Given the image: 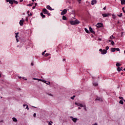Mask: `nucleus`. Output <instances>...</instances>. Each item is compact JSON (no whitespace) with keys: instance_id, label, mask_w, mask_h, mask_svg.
<instances>
[{"instance_id":"nucleus-1","label":"nucleus","mask_w":125,"mask_h":125,"mask_svg":"<svg viewBox=\"0 0 125 125\" xmlns=\"http://www.w3.org/2000/svg\"><path fill=\"white\" fill-rule=\"evenodd\" d=\"M71 25H78L80 24V21L77 19H75L74 21H70Z\"/></svg>"},{"instance_id":"nucleus-2","label":"nucleus","mask_w":125,"mask_h":125,"mask_svg":"<svg viewBox=\"0 0 125 125\" xmlns=\"http://www.w3.org/2000/svg\"><path fill=\"white\" fill-rule=\"evenodd\" d=\"M42 11L44 14H47L48 16H50L51 15V14H50V13L48 12V11H47L45 8L43 9Z\"/></svg>"},{"instance_id":"nucleus-3","label":"nucleus","mask_w":125,"mask_h":125,"mask_svg":"<svg viewBox=\"0 0 125 125\" xmlns=\"http://www.w3.org/2000/svg\"><path fill=\"white\" fill-rule=\"evenodd\" d=\"M32 80H34L35 81H40V82H42L44 83H46L47 82L45 80L39 79L38 78H33Z\"/></svg>"},{"instance_id":"nucleus-4","label":"nucleus","mask_w":125,"mask_h":125,"mask_svg":"<svg viewBox=\"0 0 125 125\" xmlns=\"http://www.w3.org/2000/svg\"><path fill=\"white\" fill-rule=\"evenodd\" d=\"M19 33L17 32V33H16V36H15V38H16V40L17 41V42H19V40H18V38H19Z\"/></svg>"},{"instance_id":"nucleus-5","label":"nucleus","mask_w":125,"mask_h":125,"mask_svg":"<svg viewBox=\"0 0 125 125\" xmlns=\"http://www.w3.org/2000/svg\"><path fill=\"white\" fill-rule=\"evenodd\" d=\"M70 119L74 122V123H77V121H78V119L76 118L73 117V116L70 117Z\"/></svg>"},{"instance_id":"nucleus-6","label":"nucleus","mask_w":125,"mask_h":125,"mask_svg":"<svg viewBox=\"0 0 125 125\" xmlns=\"http://www.w3.org/2000/svg\"><path fill=\"white\" fill-rule=\"evenodd\" d=\"M102 26H103V23H102L98 22L96 24V27H97V28H101V27H102Z\"/></svg>"},{"instance_id":"nucleus-7","label":"nucleus","mask_w":125,"mask_h":125,"mask_svg":"<svg viewBox=\"0 0 125 125\" xmlns=\"http://www.w3.org/2000/svg\"><path fill=\"white\" fill-rule=\"evenodd\" d=\"M25 21L24 20V19L23 18L21 19V20L20 21V26H23V24H24V21Z\"/></svg>"},{"instance_id":"nucleus-8","label":"nucleus","mask_w":125,"mask_h":125,"mask_svg":"<svg viewBox=\"0 0 125 125\" xmlns=\"http://www.w3.org/2000/svg\"><path fill=\"white\" fill-rule=\"evenodd\" d=\"M67 13V9H64L63 11L61 12V15H65Z\"/></svg>"},{"instance_id":"nucleus-9","label":"nucleus","mask_w":125,"mask_h":125,"mask_svg":"<svg viewBox=\"0 0 125 125\" xmlns=\"http://www.w3.org/2000/svg\"><path fill=\"white\" fill-rule=\"evenodd\" d=\"M96 3H97V1H96V0H92L91 1V4L92 5H94V4H96Z\"/></svg>"},{"instance_id":"nucleus-10","label":"nucleus","mask_w":125,"mask_h":125,"mask_svg":"<svg viewBox=\"0 0 125 125\" xmlns=\"http://www.w3.org/2000/svg\"><path fill=\"white\" fill-rule=\"evenodd\" d=\"M75 105L76 106H79V107H83V105L82 104H80L79 103H75Z\"/></svg>"},{"instance_id":"nucleus-11","label":"nucleus","mask_w":125,"mask_h":125,"mask_svg":"<svg viewBox=\"0 0 125 125\" xmlns=\"http://www.w3.org/2000/svg\"><path fill=\"white\" fill-rule=\"evenodd\" d=\"M46 8H47V9H48L49 10H50L51 11L52 10H54V9H52V8H51V7H50L49 5H47Z\"/></svg>"},{"instance_id":"nucleus-12","label":"nucleus","mask_w":125,"mask_h":125,"mask_svg":"<svg viewBox=\"0 0 125 125\" xmlns=\"http://www.w3.org/2000/svg\"><path fill=\"white\" fill-rule=\"evenodd\" d=\"M106 53H107V50L105 49L103 50V51L101 52V54H103V55L106 54Z\"/></svg>"},{"instance_id":"nucleus-13","label":"nucleus","mask_w":125,"mask_h":125,"mask_svg":"<svg viewBox=\"0 0 125 125\" xmlns=\"http://www.w3.org/2000/svg\"><path fill=\"white\" fill-rule=\"evenodd\" d=\"M7 2H9L10 4H13V1L12 0H6Z\"/></svg>"},{"instance_id":"nucleus-14","label":"nucleus","mask_w":125,"mask_h":125,"mask_svg":"<svg viewBox=\"0 0 125 125\" xmlns=\"http://www.w3.org/2000/svg\"><path fill=\"white\" fill-rule=\"evenodd\" d=\"M23 106L24 109H27V110H29V107H28V105L23 104Z\"/></svg>"},{"instance_id":"nucleus-15","label":"nucleus","mask_w":125,"mask_h":125,"mask_svg":"<svg viewBox=\"0 0 125 125\" xmlns=\"http://www.w3.org/2000/svg\"><path fill=\"white\" fill-rule=\"evenodd\" d=\"M89 29L90 32H91V33L94 34V31H93V29H92V28H91V27H89Z\"/></svg>"},{"instance_id":"nucleus-16","label":"nucleus","mask_w":125,"mask_h":125,"mask_svg":"<svg viewBox=\"0 0 125 125\" xmlns=\"http://www.w3.org/2000/svg\"><path fill=\"white\" fill-rule=\"evenodd\" d=\"M110 51L111 52H115L116 51V48H111Z\"/></svg>"},{"instance_id":"nucleus-17","label":"nucleus","mask_w":125,"mask_h":125,"mask_svg":"<svg viewBox=\"0 0 125 125\" xmlns=\"http://www.w3.org/2000/svg\"><path fill=\"white\" fill-rule=\"evenodd\" d=\"M121 4L123 5V4H125V0H120Z\"/></svg>"},{"instance_id":"nucleus-18","label":"nucleus","mask_w":125,"mask_h":125,"mask_svg":"<svg viewBox=\"0 0 125 125\" xmlns=\"http://www.w3.org/2000/svg\"><path fill=\"white\" fill-rule=\"evenodd\" d=\"M103 17L105 18V17H108L109 16V15L107 14H102Z\"/></svg>"},{"instance_id":"nucleus-19","label":"nucleus","mask_w":125,"mask_h":125,"mask_svg":"<svg viewBox=\"0 0 125 125\" xmlns=\"http://www.w3.org/2000/svg\"><path fill=\"white\" fill-rule=\"evenodd\" d=\"M40 15L42 17V18H45V15H43L42 12L41 13Z\"/></svg>"},{"instance_id":"nucleus-20","label":"nucleus","mask_w":125,"mask_h":125,"mask_svg":"<svg viewBox=\"0 0 125 125\" xmlns=\"http://www.w3.org/2000/svg\"><path fill=\"white\" fill-rule=\"evenodd\" d=\"M93 84L94 86H97L98 83H97V82H93Z\"/></svg>"},{"instance_id":"nucleus-21","label":"nucleus","mask_w":125,"mask_h":125,"mask_svg":"<svg viewBox=\"0 0 125 125\" xmlns=\"http://www.w3.org/2000/svg\"><path fill=\"white\" fill-rule=\"evenodd\" d=\"M84 31H85V32H86V33H87V34H89V31L88 30L87 28H85Z\"/></svg>"},{"instance_id":"nucleus-22","label":"nucleus","mask_w":125,"mask_h":125,"mask_svg":"<svg viewBox=\"0 0 125 125\" xmlns=\"http://www.w3.org/2000/svg\"><path fill=\"white\" fill-rule=\"evenodd\" d=\"M12 120H13V122H17V119H16V118L13 117Z\"/></svg>"},{"instance_id":"nucleus-23","label":"nucleus","mask_w":125,"mask_h":125,"mask_svg":"<svg viewBox=\"0 0 125 125\" xmlns=\"http://www.w3.org/2000/svg\"><path fill=\"white\" fill-rule=\"evenodd\" d=\"M115 37L114 36V35H111L110 37V40H114V39H115Z\"/></svg>"},{"instance_id":"nucleus-24","label":"nucleus","mask_w":125,"mask_h":125,"mask_svg":"<svg viewBox=\"0 0 125 125\" xmlns=\"http://www.w3.org/2000/svg\"><path fill=\"white\" fill-rule=\"evenodd\" d=\"M96 100H98L99 101H102V99L101 98H97V99H96Z\"/></svg>"},{"instance_id":"nucleus-25","label":"nucleus","mask_w":125,"mask_h":125,"mask_svg":"<svg viewBox=\"0 0 125 125\" xmlns=\"http://www.w3.org/2000/svg\"><path fill=\"white\" fill-rule=\"evenodd\" d=\"M83 109L86 111H87V109H86V106L85 105H83Z\"/></svg>"},{"instance_id":"nucleus-26","label":"nucleus","mask_w":125,"mask_h":125,"mask_svg":"<svg viewBox=\"0 0 125 125\" xmlns=\"http://www.w3.org/2000/svg\"><path fill=\"white\" fill-rule=\"evenodd\" d=\"M62 20H67V18L65 16H62Z\"/></svg>"},{"instance_id":"nucleus-27","label":"nucleus","mask_w":125,"mask_h":125,"mask_svg":"<svg viewBox=\"0 0 125 125\" xmlns=\"http://www.w3.org/2000/svg\"><path fill=\"white\" fill-rule=\"evenodd\" d=\"M117 71L118 72H121V71H122V68H121V67H118Z\"/></svg>"},{"instance_id":"nucleus-28","label":"nucleus","mask_w":125,"mask_h":125,"mask_svg":"<svg viewBox=\"0 0 125 125\" xmlns=\"http://www.w3.org/2000/svg\"><path fill=\"white\" fill-rule=\"evenodd\" d=\"M33 4H34V3L28 4H27V6H32Z\"/></svg>"},{"instance_id":"nucleus-29","label":"nucleus","mask_w":125,"mask_h":125,"mask_svg":"<svg viewBox=\"0 0 125 125\" xmlns=\"http://www.w3.org/2000/svg\"><path fill=\"white\" fill-rule=\"evenodd\" d=\"M116 66L117 67H120V66H121V64H120L119 62H117Z\"/></svg>"},{"instance_id":"nucleus-30","label":"nucleus","mask_w":125,"mask_h":125,"mask_svg":"<svg viewBox=\"0 0 125 125\" xmlns=\"http://www.w3.org/2000/svg\"><path fill=\"white\" fill-rule=\"evenodd\" d=\"M119 103L120 104H121L122 105H123L124 104V102H123L122 100H121L120 101Z\"/></svg>"},{"instance_id":"nucleus-31","label":"nucleus","mask_w":125,"mask_h":125,"mask_svg":"<svg viewBox=\"0 0 125 125\" xmlns=\"http://www.w3.org/2000/svg\"><path fill=\"white\" fill-rule=\"evenodd\" d=\"M118 17H122L123 16V13H121L120 15H118Z\"/></svg>"},{"instance_id":"nucleus-32","label":"nucleus","mask_w":125,"mask_h":125,"mask_svg":"<svg viewBox=\"0 0 125 125\" xmlns=\"http://www.w3.org/2000/svg\"><path fill=\"white\" fill-rule=\"evenodd\" d=\"M75 97H76V96L74 95L73 96L71 97V99L74 100L75 99Z\"/></svg>"},{"instance_id":"nucleus-33","label":"nucleus","mask_w":125,"mask_h":125,"mask_svg":"<svg viewBox=\"0 0 125 125\" xmlns=\"http://www.w3.org/2000/svg\"><path fill=\"white\" fill-rule=\"evenodd\" d=\"M14 3H15L16 4H18V1H17V0H13Z\"/></svg>"},{"instance_id":"nucleus-34","label":"nucleus","mask_w":125,"mask_h":125,"mask_svg":"<svg viewBox=\"0 0 125 125\" xmlns=\"http://www.w3.org/2000/svg\"><path fill=\"white\" fill-rule=\"evenodd\" d=\"M49 55V54L48 53H46L45 55H44V56L45 57H47V56H48Z\"/></svg>"},{"instance_id":"nucleus-35","label":"nucleus","mask_w":125,"mask_h":125,"mask_svg":"<svg viewBox=\"0 0 125 125\" xmlns=\"http://www.w3.org/2000/svg\"><path fill=\"white\" fill-rule=\"evenodd\" d=\"M46 84H47L48 85H50V82H47L46 83Z\"/></svg>"},{"instance_id":"nucleus-36","label":"nucleus","mask_w":125,"mask_h":125,"mask_svg":"<svg viewBox=\"0 0 125 125\" xmlns=\"http://www.w3.org/2000/svg\"><path fill=\"white\" fill-rule=\"evenodd\" d=\"M111 43L112 45H114V44H115V42H114L113 41H111Z\"/></svg>"},{"instance_id":"nucleus-37","label":"nucleus","mask_w":125,"mask_h":125,"mask_svg":"<svg viewBox=\"0 0 125 125\" xmlns=\"http://www.w3.org/2000/svg\"><path fill=\"white\" fill-rule=\"evenodd\" d=\"M109 49V46H107L106 47H105V50H108Z\"/></svg>"},{"instance_id":"nucleus-38","label":"nucleus","mask_w":125,"mask_h":125,"mask_svg":"<svg viewBox=\"0 0 125 125\" xmlns=\"http://www.w3.org/2000/svg\"><path fill=\"white\" fill-rule=\"evenodd\" d=\"M115 50H117V51H120V48H115Z\"/></svg>"},{"instance_id":"nucleus-39","label":"nucleus","mask_w":125,"mask_h":125,"mask_svg":"<svg viewBox=\"0 0 125 125\" xmlns=\"http://www.w3.org/2000/svg\"><path fill=\"white\" fill-rule=\"evenodd\" d=\"M122 10H123V12H124V13H125V7L122 8Z\"/></svg>"},{"instance_id":"nucleus-40","label":"nucleus","mask_w":125,"mask_h":125,"mask_svg":"<svg viewBox=\"0 0 125 125\" xmlns=\"http://www.w3.org/2000/svg\"><path fill=\"white\" fill-rule=\"evenodd\" d=\"M112 16H113V19H115V18H116V16H115V15H112Z\"/></svg>"},{"instance_id":"nucleus-41","label":"nucleus","mask_w":125,"mask_h":125,"mask_svg":"<svg viewBox=\"0 0 125 125\" xmlns=\"http://www.w3.org/2000/svg\"><path fill=\"white\" fill-rule=\"evenodd\" d=\"M37 115V114H36V113H34V114H33V117H34V118H36V116Z\"/></svg>"},{"instance_id":"nucleus-42","label":"nucleus","mask_w":125,"mask_h":125,"mask_svg":"<svg viewBox=\"0 0 125 125\" xmlns=\"http://www.w3.org/2000/svg\"><path fill=\"white\" fill-rule=\"evenodd\" d=\"M119 99H121V100H123V99H124V98L123 97H120Z\"/></svg>"},{"instance_id":"nucleus-43","label":"nucleus","mask_w":125,"mask_h":125,"mask_svg":"<svg viewBox=\"0 0 125 125\" xmlns=\"http://www.w3.org/2000/svg\"><path fill=\"white\" fill-rule=\"evenodd\" d=\"M103 51V50H102V49H100V50H99V51H100V52H101V53H102V52Z\"/></svg>"},{"instance_id":"nucleus-44","label":"nucleus","mask_w":125,"mask_h":125,"mask_svg":"<svg viewBox=\"0 0 125 125\" xmlns=\"http://www.w3.org/2000/svg\"><path fill=\"white\" fill-rule=\"evenodd\" d=\"M79 3H81V1H82V0H77Z\"/></svg>"},{"instance_id":"nucleus-45","label":"nucleus","mask_w":125,"mask_h":125,"mask_svg":"<svg viewBox=\"0 0 125 125\" xmlns=\"http://www.w3.org/2000/svg\"><path fill=\"white\" fill-rule=\"evenodd\" d=\"M123 35H124V32H122L121 34V37H123Z\"/></svg>"},{"instance_id":"nucleus-46","label":"nucleus","mask_w":125,"mask_h":125,"mask_svg":"<svg viewBox=\"0 0 125 125\" xmlns=\"http://www.w3.org/2000/svg\"><path fill=\"white\" fill-rule=\"evenodd\" d=\"M35 8H36V6H33L32 7V9H35Z\"/></svg>"},{"instance_id":"nucleus-47","label":"nucleus","mask_w":125,"mask_h":125,"mask_svg":"<svg viewBox=\"0 0 125 125\" xmlns=\"http://www.w3.org/2000/svg\"><path fill=\"white\" fill-rule=\"evenodd\" d=\"M48 95H49V96H53L52 94H48Z\"/></svg>"},{"instance_id":"nucleus-48","label":"nucleus","mask_w":125,"mask_h":125,"mask_svg":"<svg viewBox=\"0 0 125 125\" xmlns=\"http://www.w3.org/2000/svg\"><path fill=\"white\" fill-rule=\"evenodd\" d=\"M37 5H38V3H35V6L36 7V6H37Z\"/></svg>"},{"instance_id":"nucleus-49","label":"nucleus","mask_w":125,"mask_h":125,"mask_svg":"<svg viewBox=\"0 0 125 125\" xmlns=\"http://www.w3.org/2000/svg\"><path fill=\"white\" fill-rule=\"evenodd\" d=\"M29 20H28V17H26V21H28Z\"/></svg>"},{"instance_id":"nucleus-50","label":"nucleus","mask_w":125,"mask_h":125,"mask_svg":"<svg viewBox=\"0 0 125 125\" xmlns=\"http://www.w3.org/2000/svg\"><path fill=\"white\" fill-rule=\"evenodd\" d=\"M112 40H108V42H112Z\"/></svg>"},{"instance_id":"nucleus-51","label":"nucleus","mask_w":125,"mask_h":125,"mask_svg":"<svg viewBox=\"0 0 125 125\" xmlns=\"http://www.w3.org/2000/svg\"><path fill=\"white\" fill-rule=\"evenodd\" d=\"M103 9L104 10H106V7H104Z\"/></svg>"},{"instance_id":"nucleus-52","label":"nucleus","mask_w":125,"mask_h":125,"mask_svg":"<svg viewBox=\"0 0 125 125\" xmlns=\"http://www.w3.org/2000/svg\"><path fill=\"white\" fill-rule=\"evenodd\" d=\"M19 79H22V77L21 76H18Z\"/></svg>"},{"instance_id":"nucleus-53","label":"nucleus","mask_w":125,"mask_h":125,"mask_svg":"<svg viewBox=\"0 0 125 125\" xmlns=\"http://www.w3.org/2000/svg\"><path fill=\"white\" fill-rule=\"evenodd\" d=\"M62 61H63V62H64V61H66V59H63L62 60Z\"/></svg>"},{"instance_id":"nucleus-54","label":"nucleus","mask_w":125,"mask_h":125,"mask_svg":"<svg viewBox=\"0 0 125 125\" xmlns=\"http://www.w3.org/2000/svg\"><path fill=\"white\" fill-rule=\"evenodd\" d=\"M45 53L43 52L42 53V55H44Z\"/></svg>"},{"instance_id":"nucleus-55","label":"nucleus","mask_w":125,"mask_h":125,"mask_svg":"<svg viewBox=\"0 0 125 125\" xmlns=\"http://www.w3.org/2000/svg\"><path fill=\"white\" fill-rule=\"evenodd\" d=\"M31 66H34V63L33 62L31 63Z\"/></svg>"},{"instance_id":"nucleus-56","label":"nucleus","mask_w":125,"mask_h":125,"mask_svg":"<svg viewBox=\"0 0 125 125\" xmlns=\"http://www.w3.org/2000/svg\"><path fill=\"white\" fill-rule=\"evenodd\" d=\"M22 1H23V0H20V2H22Z\"/></svg>"},{"instance_id":"nucleus-57","label":"nucleus","mask_w":125,"mask_h":125,"mask_svg":"<svg viewBox=\"0 0 125 125\" xmlns=\"http://www.w3.org/2000/svg\"><path fill=\"white\" fill-rule=\"evenodd\" d=\"M81 107H78L79 110H81Z\"/></svg>"},{"instance_id":"nucleus-58","label":"nucleus","mask_w":125,"mask_h":125,"mask_svg":"<svg viewBox=\"0 0 125 125\" xmlns=\"http://www.w3.org/2000/svg\"><path fill=\"white\" fill-rule=\"evenodd\" d=\"M0 78H1V74L0 73Z\"/></svg>"},{"instance_id":"nucleus-59","label":"nucleus","mask_w":125,"mask_h":125,"mask_svg":"<svg viewBox=\"0 0 125 125\" xmlns=\"http://www.w3.org/2000/svg\"><path fill=\"white\" fill-rule=\"evenodd\" d=\"M32 0V1H35V0Z\"/></svg>"},{"instance_id":"nucleus-60","label":"nucleus","mask_w":125,"mask_h":125,"mask_svg":"<svg viewBox=\"0 0 125 125\" xmlns=\"http://www.w3.org/2000/svg\"><path fill=\"white\" fill-rule=\"evenodd\" d=\"M44 53H45V52H46V50H45V51H44Z\"/></svg>"},{"instance_id":"nucleus-61","label":"nucleus","mask_w":125,"mask_h":125,"mask_svg":"<svg viewBox=\"0 0 125 125\" xmlns=\"http://www.w3.org/2000/svg\"><path fill=\"white\" fill-rule=\"evenodd\" d=\"M32 107H33V108H37V107L36 106H32Z\"/></svg>"},{"instance_id":"nucleus-62","label":"nucleus","mask_w":125,"mask_h":125,"mask_svg":"<svg viewBox=\"0 0 125 125\" xmlns=\"http://www.w3.org/2000/svg\"><path fill=\"white\" fill-rule=\"evenodd\" d=\"M25 81H27V79H24Z\"/></svg>"},{"instance_id":"nucleus-63","label":"nucleus","mask_w":125,"mask_h":125,"mask_svg":"<svg viewBox=\"0 0 125 125\" xmlns=\"http://www.w3.org/2000/svg\"><path fill=\"white\" fill-rule=\"evenodd\" d=\"M99 40L100 41H101V39H99Z\"/></svg>"},{"instance_id":"nucleus-64","label":"nucleus","mask_w":125,"mask_h":125,"mask_svg":"<svg viewBox=\"0 0 125 125\" xmlns=\"http://www.w3.org/2000/svg\"><path fill=\"white\" fill-rule=\"evenodd\" d=\"M124 71H125V68L124 69Z\"/></svg>"}]
</instances>
